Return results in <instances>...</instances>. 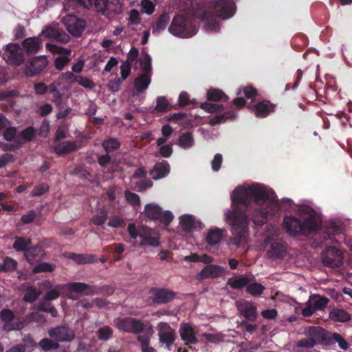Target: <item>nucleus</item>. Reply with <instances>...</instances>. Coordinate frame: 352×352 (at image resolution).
Segmentation results:
<instances>
[{
	"label": "nucleus",
	"instance_id": "nucleus-1",
	"mask_svg": "<svg viewBox=\"0 0 352 352\" xmlns=\"http://www.w3.org/2000/svg\"><path fill=\"white\" fill-rule=\"evenodd\" d=\"M231 211L245 212L240 205L248 207L253 201L257 206L252 214V221L263 226L269 220L278 217V198L274 190L261 183H246L234 188L230 195Z\"/></svg>",
	"mask_w": 352,
	"mask_h": 352
},
{
	"label": "nucleus",
	"instance_id": "nucleus-2",
	"mask_svg": "<svg viewBox=\"0 0 352 352\" xmlns=\"http://www.w3.org/2000/svg\"><path fill=\"white\" fill-rule=\"evenodd\" d=\"M294 211L302 219V222L294 216H285L282 226L289 235H304L316 231L320 228L322 222L320 214L312 206L296 205L294 206Z\"/></svg>",
	"mask_w": 352,
	"mask_h": 352
},
{
	"label": "nucleus",
	"instance_id": "nucleus-3",
	"mask_svg": "<svg viewBox=\"0 0 352 352\" xmlns=\"http://www.w3.org/2000/svg\"><path fill=\"white\" fill-rule=\"evenodd\" d=\"M235 12L233 0H214L210 3L208 10L205 12L203 20L204 28L208 32H217L219 25L214 15L222 19H228L232 17Z\"/></svg>",
	"mask_w": 352,
	"mask_h": 352
},
{
	"label": "nucleus",
	"instance_id": "nucleus-4",
	"mask_svg": "<svg viewBox=\"0 0 352 352\" xmlns=\"http://www.w3.org/2000/svg\"><path fill=\"white\" fill-rule=\"evenodd\" d=\"M224 216L226 222L236 234V236L230 240V244L239 248L244 246L248 241L249 219L247 213L227 209Z\"/></svg>",
	"mask_w": 352,
	"mask_h": 352
},
{
	"label": "nucleus",
	"instance_id": "nucleus-5",
	"mask_svg": "<svg viewBox=\"0 0 352 352\" xmlns=\"http://www.w3.org/2000/svg\"><path fill=\"white\" fill-rule=\"evenodd\" d=\"M168 32L177 37L189 38L197 33V28L192 17L186 14H178L173 18Z\"/></svg>",
	"mask_w": 352,
	"mask_h": 352
},
{
	"label": "nucleus",
	"instance_id": "nucleus-6",
	"mask_svg": "<svg viewBox=\"0 0 352 352\" xmlns=\"http://www.w3.org/2000/svg\"><path fill=\"white\" fill-rule=\"evenodd\" d=\"M127 232L131 239H140V245L142 246L157 247L160 245V236L152 229L135 223H129Z\"/></svg>",
	"mask_w": 352,
	"mask_h": 352
},
{
	"label": "nucleus",
	"instance_id": "nucleus-7",
	"mask_svg": "<svg viewBox=\"0 0 352 352\" xmlns=\"http://www.w3.org/2000/svg\"><path fill=\"white\" fill-rule=\"evenodd\" d=\"M138 66H139L144 74L138 76L134 80V86L138 91L146 90L151 83V57L148 54H144L141 58L138 60Z\"/></svg>",
	"mask_w": 352,
	"mask_h": 352
},
{
	"label": "nucleus",
	"instance_id": "nucleus-8",
	"mask_svg": "<svg viewBox=\"0 0 352 352\" xmlns=\"http://www.w3.org/2000/svg\"><path fill=\"white\" fill-rule=\"evenodd\" d=\"M144 216L151 220H157L160 223L168 226L173 220L174 215L170 210L162 211L161 207L156 204H148L144 210Z\"/></svg>",
	"mask_w": 352,
	"mask_h": 352
},
{
	"label": "nucleus",
	"instance_id": "nucleus-9",
	"mask_svg": "<svg viewBox=\"0 0 352 352\" xmlns=\"http://www.w3.org/2000/svg\"><path fill=\"white\" fill-rule=\"evenodd\" d=\"M2 58L10 65H18L23 60V50L17 43H9L1 51Z\"/></svg>",
	"mask_w": 352,
	"mask_h": 352
},
{
	"label": "nucleus",
	"instance_id": "nucleus-10",
	"mask_svg": "<svg viewBox=\"0 0 352 352\" xmlns=\"http://www.w3.org/2000/svg\"><path fill=\"white\" fill-rule=\"evenodd\" d=\"M114 324L119 330L133 333H138L144 329V324L133 318H118Z\"/></svg>",
	"mask_w": 352,
	"mask_h": 352
},
{
	"label": "nucleus",
	"instance_id": "nucleus-11",
	"mask_svg": "<svg viewBox=\"0 0 352 352\" xmlns=\"http://www.w3.org/2000/svg\"><path fill=\"white\" fill-rule=\"evenodd\" d=\"M322 263L330 267L340 266L342 263V252L334 247H329L322 253Z\"/></svg>",
	"mask_w": 352,
	"mask_h": 352
},
{
	"label": "nucleus",
	"instance_id": "nucleus-12",
	"mask_svg": "<svg viewBox=\"0 0 352 352\" xmlns=\"http://www.w3.org/2000/svg\"><path fill=\"white\" fill-rule=\"evenodd\" d=\"M179 226L186 232H192L204 228V224L195 216L184 214L179 217Z\"/></svg>",
	"mask_w": 352,
	"mask_h": 352
},
{
	"label": "nucleus",
	"instance_id": "nucleus-13",
	"mask_svg": "<svg viewBox=\"0 0 352 352\" xmlns=\"http://www.w3.org/2000/svg\"><path fill=\"white\" fill-rule=\"evenodd\" d=\"M62 21L68 32L76 36H79L82 32L86 25V22L84 20L80 19L72 14L63 16Z\"/></svg>",
	"mask_w": 352,
	"mask_h": 352
},
{
	"label": "nucleus",
	"instance_id": "nucleus-14",
	"mask_svg": "<svg viewBox=\"0 0 352 352\" xmlns=\"http://www.w3.org/2000/svg\"><path fill=\"white\" fill-rule=\"evenodd\" d=\"M47 47L52 52L60 54V56L57 57L55 60V66L58 70H62L71 60L70 58L67 56L71 54L70 50L64 49L61 47L52 44L47 45Z\"/></svg>",
	"mask_w": 352,
	"mask_h": 352
},
{
	"label": "nucleus",
	"instance_id": "nucleus-15",
	"mask_svg": "<svg viewBox=\"0 0 352 352\" xmlns=\"http://www.w3.org/2000/svg\"><path fill=\"white\" fill-rule=\"evenodd\" d=\"M264 248L267 256L271 258H283L287 252L285 245L280 241H276L265 245Z\"/></svg>",
	"mask_w": 352,
	"mask_h": 352
},
{
	"label": "nucleus",
	"instance_id": "nucleus-16",
	"mask_svg": "<svg viewBox=\"0 0 352 352\" xmlns=\"http://www.w3.org/2000/svg\"><path fill=\"white\" fill-rule=\"evenodd\" d=\"M39 36L53 38L60 41H66L67 40V36L65 34L62 33L56 23H52L46 26Z\"/></svg>",
	"mask_w": 352,
	"mask_h": 352
},
{
	"label": "nucleus",
	"instance_id": "nucleus-17",
	"mask_svg": "<svg viewBox=\"0 0 352 352\" xmlns=\"http://www.w3.org/2000/svg\"><path fill=\"white\" fill-rule=\"evenodd\" d=\"M159 336L161 342L167 344L168 349L175 340L174 331L165 322H160L158 324Z\"/></svg>",
	"mask_w": 352,
	"mask_h": 352
},
{
	"label": "nucleus",
	"instance_id": "nucleus-18",
	"mask_svg": "<svg viewBox=\"0 0 352 352\" xmlns=\"http://www.w3.org/2000/svg\"><path fill=\"white\" fill-rule=\"evenodd\" d=\"M225 274L224 269L217 265H206L199 274L200 279L214 278Z\"/></svg>",
	"mask_w": 352,
	"mask_h": 352
},
{
	"label": "nucleus",
	"instance_id": "nucleus-19",
	"mask_svg": "<svg viewBox=\"0 0 352 352\" xmlns=\"http://www.w3.org/2000/svg\"><path fill=\"white\" fill-rule=\"evenodd\" d=\"M50 336L59 341H71L74 338V332L65 327H56L49 331Z\"/></svg>",
	"mask_w": 352,
	"mask_h": 352
},
{
	"label": "nucleus",
	"instance_id": "nucleus-20",
	"mask_svg": "<svg viewBox=\"0 0 352 352\" xmlns=\"http://www.w3.org/2000/svg\"><path fill=\"white\" fill-rule=\"evenodd\" d=\"M236 307L247 319L254 320L256 318V307L252 303L244 300L236 302Z\"/></svg>",
	"mask_w": 352,
	"mask_h": 352
},
{
	"label": "nucleus",
	"instance_id": "nucleus-21",
	"mask_svg": "<svg viewBox=\"0 0 352 352\" xmlns=\"http://www.w3.org/2000/svg\"><path fill=\"white\" fill-rule=\"evenodd\" d=\"M179 333L182 340L185 342L186 344H196L198 342L195 330L189 324H182L179 327Z\"/></svg>",
	"mask_w": 352,
	"mask_h": 352
},
{
	"label": "nucleus",
	"instance_id": "nucleus-22",
	"mask_svg": "<svg viewBox=\"0 0 352 352\" xmlns=\"http://www.w3.org/2000/svg\"><path fill=\"white\" fill-rule=\"evenodd\" d=\"M256 94V90L252 87L241 88L237 92V95L239 96L234 100L233 103L237 107H242L245 104L242 95H243L247 99H251L254 98Z\"/></svg>",
	"mask_w": 352,
	"mask_h": 352
},
{
	"label": "nucleus",
	"instance_id": "nucleus-23",
	"mask_svg": "<svg viewBox=\"0 0 352 352\" xmlns=\"http://www.w3.org/2000/svg\"><path fill=\"white\" fill-rule=\"evenodd\" d=\"M47 65V59L46 57H36L32 60L28 70L26 72V73L28 75H34L43 70Z\"/></svg>",
	"mask_w": 352,
	"mask_h": 352
},
{
	"label": "nucleus",
	"instance_id": "nucleus-24",
	"mask_svg": "<svg viewBox=\"0 0 352 352\" xmlns=\"http://www.w3.org/2000/svg\"><path fill=\"white\" fill-rule=\"evenodd\" d=\"M0 317L1 320L4 322V328L7 330L20 329L23 327V324H17L14 325L12 323L14 314L9 309H3L0 312Z\"/></svg>",
	"mask_w": 352,
	"mask_h": 352
},
{
	"label": "nucleus",
	"instance_id": "nucleus-25",
	"mask_svg": "<svg viewBox=\"0 0 352 352\" xmlns=\"http://www.w3.org/2000/svg\"><path fill=\"white\" fill-rule=\"evenodd\" d=\"M170 169L169 164L166 161H162L155 164L151 175L153 179H160L169 174Z\"/></svg>",
	"mask_w": 352,
	"mask_h": 352
},
{
	"label": "nucleus",
	"instance_id": "nucleus-26",
	"mask_svg": "<svg viewBox=\"0 0 352 352\" xmlns=\"http://www.w3.org/2000/svg\"><path fill=\"white\" fill-rule=\"evenodd\" d=\"M152 292L153 294V302L156 303H166L174 298V294L167 289H153Z\"/></svg>",
	"mask_w": 352,
	"mask_h": 352
},
{
	"label": "nucleus",
	"instance_id": "nucleus-27",
	"mask_svg": "<svg viewBox=\"0 0 352 352\" xmlns=\"http://www.w3.org/2000/svg\"><path fill=\"white\" fill-rule=\"evenodd\" d=\"M254 111L256 117L263 118L274 111V106L267 101H263L254 106Z\"/></svg>",
	"mask_w": 352,
	"mask_h": 352
},
{
	"label": "nucleus",
	"instance_id": "nucleus-28",
	"mask_svg": "<svg viewBox=\"0 0 352 352\" xmlns=\"http://www.w3.org/2000/svg\"><path fill=\"white\" fill-rule=\"evenodd\" d=\"M40 37H31L26 38L23 41V47L28 52L31 53H35L38 52L40 48L42 47V43L40 40Z\"/></svg>",
	"mask_w": 352,
	"mask_h": 352
},
{
	"label": "nucleus",
	"instance_id": "nucleus-29",
	"mask_svg": "<svg viewBox=\"0 0 352 352\" xmlns=\"http://www.w3.org/2000/svg\"><path fill=\"white\" fill-rule=\"evenodd\" d=\"M280 233V231L277 227L273 225L269 226L263 236V245L276 242L275 239L279 236Z\"/></svg>",
	"mask_w": 352,
	"mask_h": 352
},
{
	"label": "nucleus",
	"instance_id": "nucleus-30",
	"mask_svg": "<svg viewBox=\"0 0 352 352\" xmlns=\"http://www.w3.org/2000/svg\"><path fill=\"white\" fill-rule=\"evenodd\" d=\"M195 144L193 136L190 132H185L181 134L177 140V144L184 149H188L192 147Z\"/></svg>",
	"mask_w": 352,
	"mask_h": 352
},
{
	"label": "nucleus",
	"instance_id": "nucleus-31",
	"mask_svg": "<svg viewBox=\"0 0 352 352\" xmlns=\"http://www.w3.org/2000/svg\"><path fill=\"white\" fill-rule=\"evenodd\" d=\"M69 291L72 292H76L84 294L86 295L92 294V289L88 285L82 283H73L66 285Z\"/></svg>",
	"mask_w": 352,
	"mask_h": 352
},
{
	"label": "nucleus",
	"instance_id": "nucleus-32",
	"mask_svg": "<svg viewBox=\"0 0 352 352\" xmlns=\"http://www.w3.org/2000/svg\"><path fill=\"white\" fill-rule=\"evenodd\" d=\"M76 149V144L72 142H63L58 143L54 147V151L58 155L69 153Z\"/></svg>",
	"mask_w": 352,
	"mask_h": 352
},
{
	"label": "nucleus",
	"instance_id": "nucleus-33",
	"mask_svg": "<svg viewBox=\"0 0 352 352\" xmlns=\"http://www.w3.org/2000/svg\"><path fill=\"white\" fill-rule=\"evenodd\" d=\"M329 318L336 322H346L350 320L349 314L343 309H335L329 314Z\"/></svg>",
	"mask_w": 352,
	"mask_h": 352
},
{
	"label": "nucleus",
	"instance_id": "nucleus-34",
	"mask_svg": "<svg viewBox=\"0 0 352 352\" xmlns=\"http://www.w3.org/2000/svg\"><path fill=\"white\" fill-rule=\"evenodd\" d=\"M43 251L41 247H34L28 248L25 252V256L28 262L32 263L34 261L40 258L43 256Z\"/></svg>",
	"mask_w": 352,
	"mask_h": 352
},
{
	"label": "nucleus",
	"instance_id": "nucleus-35",
	"mask_svg": "<svg viewBox=\"0 0 352 352\" xmlns=\"http://www.w3.org/2000/svg\"><path fill=\"white\" fill-rule=\"evenodd\" d=\"M164 138H158L157 140V146L159 148L160 154L164 157H169L172 153L173 148L170 144H166Z\"/></svg>",
	"mask_w": 352,
	"mask_h": 352
},
{
	"label": "nucleus",
	"instance_id": "nucleus-36",
	"mask_svg": "<svg viewBox=\"0 0 352 352\" xmlns=\"http://www.w3.org/2000/svg\"><path fill=\"white\" fill-rule=\"evenodd\" d=\"M223 231L218 228L211 229L206 236L207 242L210 245L218 243L221 240Z\"/></svg>",
	"mask_w": 352,
	"mask_h": 352
},
{
	"label": "nucleus",
	"instance_id": "nucleus-37",
	"mask_svg": "<svg viewBox=\"0 0 352 352\" xmlns=\"http://www.w3.org/2000/svg\"><path fill=\"white\" fill-rule=\"evenodd\" d=\"M309 300L316 310L322 309L327 306L329 302V300L327 298L316 295L310 296Z\"/></svg>",
	"mask_w": 352,
	"mask_h": 352
},
{
	"label": "nucleus",
	"instance_id": "nucleus-38",
	"mask_svg": "<svg viewBox=\"0 0 352 352\" xmlns=\"http://www.w3.org/2000/svg\"><path fill=\"white\" fill-rule=\"evenodd\" d=\"M235 117V114L231 111L227 112L224 114H217L210 120V125H216L226 122L227 120L232 119Z\"/></svg>",
	"mask_w": 352,
	"mask_h": 352
},
{
	"label": "nucleus",
	"instance_id": "nucleus-39",
	"mask_svg": "<svg viewBox=\"0 0 352 352\" xmlns=\"http://www.w3.org/2000/svg\"><path fill=\"white\" fill-rule=\"evenodd\" d=\"M207 98L208 100L219 101L228 100V97L223 94V92L217 89H210L207 91Z\"/></svg>",
	"mask_w": 352,
	"mask_h": 352
},
{
	"label": "nucleus",
	"instance_id": "nucleus-40",
	"mask_svg": "<svg viewBox=\"0 0 352 352\" xmlns=\"http://www.w3.org/2000/svg\"><path fill=\"white\" fill-rule=\"evenodd\" d=\"M306 333L307 338H309L311 341H313L314 344H316L317 342H319L322 336L321 329L315 327H309L306 331Z\"/></svg>",
	"mask_w": 352,
	"mask_h": 352
},
{
	"label": "nucleus",
	"instance_id": "nucleus-41",
	"mask_svg": "<svg viewBox=\"0 0 352 352\" xmlns=\"http://www.w3.org/2000/svg\"><path fill=\"white\" fill-rule=\"evenodd\" d=\"M171 109V106L164 96H159L156 99L155 109L157 111L165 112Z\"/></svg>",
	"mask_w": 352,
	"mask_h": 352
},
{
	"label": "nucleus",
	"instance_id": "nucleus-42",
	"mask_svg": "<svg viewBox=\"0 0 352 352\" xmlns=\"http://www.w3.org/2000/svg\"><path fill=\"white\" fill-rule=\"evenodd\" d=\"M170 21V17L168 14H162L158 19L156 26L153 29V33L157 34L164 30L167 26Z\"/></svg>",
	"mask_w": 352,
	"mask_h": 352
},
{
	"label": "nucleus",
	"instance_id": "nucleus-43",
	"mask_svg": "<svg viewBox=\"0 0 352 352\" xmlns=\"http://www.w3.org/2000/svg\"><path fill=\"white\" fill-rule=\"evenodd\" d=\"M264 289V287L257 283H251L247 285L246 291L252 296L260 295Z\"/></svg>",
	"mask_w": 352,
	"mask_h": 352
},
{
	"label": "nucleus",
	"instance_id": "nucleus-44",
	"mask_svg": "<svg viewBox=\"0 0 352 352\" xmlns=\"http://www.w3.org/2000/svg\"><path fill=\"white\" fill-rule=\"evenodd\" d=\"M30 244V240L29 239L24 238H16L13 245L14 248L16 251H26L28 247Z\"/></svg>",
	"mask_w": 352,
	"mask_h": 352
},
{
	"label": "nucleus",
	"instance_id": "nucleus-45",
	"mask_svg": "<svg viewBox=\"0 0 352 352\" xmlns=\"http://www.w3.org/2000/svg\"><path fill=\"white\" fill-rule=\"evenodd\" d=\"M108 226L113 228H120L124 226V220L122 217L113 215L109 217Z\"/></svg>",
	"mask_w": 352,
	"mask_h": 352
},
{
	"label": "nucleus",
	"instance_id": "nucleus-46",
	"mask_svg": "<svg viewBox=\"0 0 352 352\" xmlns=\"http://www.w3.org/2000/svg\"><path fill=\"white\" fill-rule=\"evenodd\" d=\"M228 283L231 287L234 289H239L244 286L247 287L248 280L245 277L240 276L229 279Z\"/></svg>",
	"mask_w": 352,
	"mask_h": 352
},
{
	"label": "nucleus",
	"instance_id": "nucleus-47",
	"mask_svg": "<svg viewBox=\"0 0 352 352\" xmlns=\"http://www.w3.org/2000/svg\"><path fill=\"white\" fill-rule=\"evenodd\" d=\"M201 108L208 113H219L223 110V107L221 104L204 102L201 104Z\"/></svg>",
	"mask_w": 352,
	"mask_h": 352
},
{
	"label": "nucleus",
	"instance_id": "nucleus-48",
	"mask_svg": "<svg viewBox=\"0 0 352 352\" xmlns=\"http://www.w3.org/2000/svg\"><path fill=\"white\" fill-rule=\"evenodd\" d=\"M39 292L36 291L32 287H28L26 289L23 298L25 301L32 302L34 301L39 296Z\"/></svg>",
	"mask_w": 352,
	"mask_h": 352
},
{
	"label": "nucleus",
	"instance_id": "nucleus-49",
	"mask_svg": "<svg viewBox=\"0 0 352 352\" xmlns=\"http://www.w3.org/2000/svg\"><path fill=\"white\" fill-rule=\"evenodd\" d=\"M102 146L105 151L110 152L118 149L120 146V143L116 139L111 138L104 141L102 143Z\"/></svg>",
	"mask_w": 352,
	"mask_h": 352
},
{
	"label": "nucleus",
	"instance_id": "nucleus-50",
	"mask_svg": "<svg viewBox=\"0 0 352 352\" xmlns=\"http://www.w3.org/2000/svg\"><path fill=\"white\" fill-rule=\"evenodd\" d=\"M107 219V214L105 211H101L98 214L94 215L91 219V222L96 226H103Z\"/></svg>",
	"mask_w": 352,
	"mask_h": 352
},
{
	"label": "nucleus",
	"instance_id": "nucleus-51",
	"mask_svg": "<svg viewBox=\"0 0 352 352\" xmlns=\"http://www.w3.org/2000/svg\"><path fill=\"white\" fill-rule=\"evenodd\" d=\"M329 338L337 342L339 346L343 350H347L349 349V344L338 333H333L331 334Z\"/></svg>",
	"mask_w": 352,
	"mask_h": 352
},
{
	"label": "nucleus",
	"instance_id": "nucleus-52",
	"mask_svg": "<svg viewBox=\"0 0 352 352\" xmlns=\"http://www.w3.org/2000/svg\"><path fill=\"white\" fill-rule=\"evenodd\" d=\"M24 342H25L24 346H21L19 347L13 348L7 352H24L25 348H26V347L32 348V347L36 346V343H34L33 342V340H32V338L30 337L25 338Z\"/></svg>",
	"mask_w": 352,
	"mask_h": 352
},
{
	"label": "nucleus",
	"instance_id": "nucleus-53",
	"mask_svg": "<svg viewBox=\"0 0 352 352\" xmlns=\"http://www.w3.org/2000/svg\"><path fill=\"white\" fill-rule=\"evenodd\" d=\"M69 258L78 264L87 263L91 261V256L82 254H69Z\"/></svg>",
	"mask_w": 352,
	"mask_h": 352
},
{
	"label": "nucleus",
	"instance_id": "nucleus-54",
	"mask_svg": "<svg viewBox=\"0 0 352 352\" xmlns=\"http://www.w3.org/2000/svg\"><path fill=\"white\" fill-rule=\"evenodd\" d=\"M131 63L129 61L124 62L120 65L121 79L125 80L131 73Z\"/></svg>",
	"mask_w": 352,
	"mask_h": 352
},
{
	"label": "nucleus",
	"instance_id": "nucleus-55",
	"mask_svg": "<svg viewBox=\"0 0 352 352\" xmlns=\"http://www.w3.org/2000/svg\"><path fill=\"white\" fill-rule=\"evenodd\" d=\"M142 12L147 14H151L155 9L154 3L150 0H142L141 2Z\"/></svg>",
	"mask_w": 352,
	"mask_h": 352
},
{
	"label": "nucleus",
	"instance_id": "nucleus-56",
	"mask_svg": "<svg viewBox=\"0 0 352 352\" xmlns=\"http://www.w3.org/2000/svg\"><path fill=\"white\" fill-rule=\"evenodd\" d=\"M76 82L87 89H92L95 86V84L90 79L81 76H78Z\"/></svg>",
	"mask_w": 352,
	"mask_h": 352
},
{
	"label": "nucleus",
	"instance_id": "nucleus-57",
	"mask_svg": "<svg viewBox=\"0 0 352 352\" xmlns=\"http://www.w3.org/2000/svg\"><path fill=\"white\" fill-rule=\"evenodd\" d=\"M40 346L45 351H47L52 349H56L58 347V344L47 338L41 340L39 342Z\"/></svg>",
	"mask_w": 352,
	"mask_h": 352
},
{
	"label": "nucleus",
	"instance_id": "nucleus-58",
	"mask_svg": "<svg viewBox=\"0 0 352 352\" xmlns=\"http://www.w3.org/2000/svg\"><path fill=\"white\" fill-rule=\"evenodd\" d=\"M54 265L47 263H43L35 266L33 269V272L34 273H38L42 272H52L54 270Z\"/></svg>",
	"mask_w": 352,
	"mask_h": 352
},
{
	"label": "nucleus",
	"instance_id": "nucleus-59",
	"mask_svg": "<svg viewBox=\"0 0 352 352\" xmlns=\"http://www.w3.org/2000/svg\"><path fill=\"white\" fill-rule=\"evenodd\" d=\"M38 309L45 311L50 313L52 316L56 317L57 316L56 309L50 305V304L46 302H41L38 304Z\"/></svg>",
	"mask_w": 352,
	"mask_h": 352
},
{
	"label": "nucleus",
	"instance_id": "nucleus-60",
	"mask_svg": "<svg viewBox=\"0 0 352 352\" xmlns=\"http://www.w3.org/2000/svg\"><path fill=\"white\" fill-rule=\"evenodd\" d=\"M108 0H93V6L98 12L104 13L108 6Z\"/></svg>",
	"mask_w": 352,
	"mask_h": 352
},
{
	"label": "nucleus",
	"instance_id": "nucleus-61",
	"mask_svg": "<svg viewBox=\"0 0 352 352\" xmlns=\"http://www.w3.org/2000/svg\"><path fill=\"white\" fill-rule=\"evenodd\" d=\"M153 334V330L151 327H148L146 329V334L138 336V341L141 343L142 347L147 345L149 342L150 337Z\"/></svg>",
	"mask_w": 352,
	"mask_h": 352
},
{
	"label": "nucleus",
	"instance_id": "nucleus-62",
	"mask_svg": "<svg viewBox=\"0 0 352 352\" xmlns=\"http://www.w3.org/2000/svg\"><path fill=\"white\" fill-rule=\"evenodd\" d=\"M223 162L222 155L219 153L216 154L211 162L212 168L214 171L217 172L219 170Z\"/></svg>",
	"mask_w": 352,
	"mask_h": 352
},
{
	"label": "nucleus",
	"instance_id": "nucleus-63",
	"mask_svg": "<svg viewBox=\"0 0 352 352\" xmlns=\"http://www.w3.org/2000/svg\"><path fill=\"white\" fill-rule=\"evenodd\" d=\"M99 338L102 340H107L112 334L111 329L108 327H102L98 330Z\"/></svg>",
	"mask_w": 352,
	"mask_h": 352
},
{
	"label": "nucleus",
	"instance_id": "nucleus-64",
	"mask_svg": "<svg viewBox=\"0 0 352 352\" xmlns=\"http://www.w3.org/2000/svg\"><path fill=\"white\" fill-rule=\"evenodd\" d=\"M122 81L123 80L118 77H116L113 80H111L109 82V89L113 92L118 91L120 88Z\"/></svg>",
	"mask_w": 352,
	"mask_h": 352
}]
</instances>
